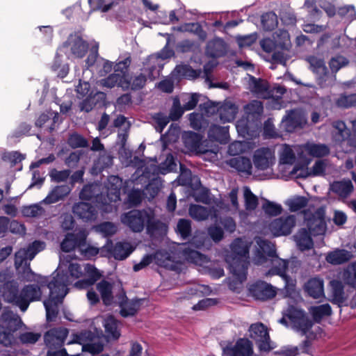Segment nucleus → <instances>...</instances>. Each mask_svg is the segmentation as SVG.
I'll list each match as a JSON object with an SVG mask.
<instances>
[{
  "label": "nucleus",
  "mask_w": 356,
  "mask_h": 356,
  "mask_svg": "<svg viewBox=\"0 0 356 356\" xmlns=\"http://www.w3.org/2000/svg\"><path fill=\"white\" fill-rule=\"evenodd\" d=\"M45 248L42 241H35L26 248H21L15 253V266L18 271L19 278L30 284L19 290V284L15 281L6 282L0 292L3 300L17 306L23 312H26L31 302L40 301L47 289L49 291L48 299L43 304L46 310L47 319L52 321L58 314V305L67 295L66 280L63 277L49 278L32 270L30 263L35 256Z\"/></svg>",
  "instance_id": "1"
},
{
  "label": "nucleus",
  "mask_w": 356,
  "mask_h": 356,
  "mask_svg": "<svg viewBox=\"0 0 356 356\" xmlns=\"http://www.w3.org/2000/svg\"><path fill=\"white\" fill-rule=\"evenodd\" d=\"M251 243L242 238L235 239L230 245L231 251L226 256L229 271L236 282L246 280L249 264V249Z\"/></svg>",
  "instance_id": "2"
},
{
  "label": "nucleus",
  "mask_w": 356,
  "mask_h": 356,
  "mask_svg": "<svg viewBox=\"0 0 356 356\" xmlns=\"http://www.w3.org/2000/svg\"><path fill=\"white\" fill-rule=\"evenodd\" d=\"M120 220L135 233L142 232L145 227L147 234H152L164 227V224L156 218L154 212L149 209L126 212L121 215Z\"/></svg>",
  "instance_id": "3"
},
{
  "label": "nucleus",
  "mask_w": 356,
  "mask_h": 356,
  "mask_svg": "<svg viewBox=\"0 0 356 356\" xmlns=\"http://www.w3.org/2000/svg\"><path fill=\"white\" fill-rule=\"evenodd\" d=\"M172 55L173 51L172 50L164 49L157 55L149 56L144 65L143 72L135 74L130 78L128 75H126V81L129 86L124 88V90L129 89L137 90L143 88L146 83L147 76L150 80L157 78L160 75V71L163 67L161 60L170 58Z\"/></svg>",
  "instance_id": "4"
},
{
  "label": "nucleus",
  "mask_w": 356,
  "mask_h": 356,
  "mask_svg": "<svg viewBox=\"0 0 356 356\" xmlns=\"http://www.w3.org/2000/svg\"><path fill=\"white\" fill-rule=\"evenodd\" d=\"M278 322L302 335L307 334L313 325L312 321L305 312L294 305H289L283 309L282 317Z\"/></svg>",
  "instance_id": "5"
},
{
  "label": "nucleus",
  "mask_w": 356,
  "mask_h": 356,
  "mask_svg": "<svg viewBox=\"0 0 356 356\" xmlns=\"http://www.w3.org/2000/svg\"><path fill=\"white\" fill-rule=\"evenodd\" d=\"M207 241H209V239L204 232H196L188 245V247L184 248L182 250V254L184 259L189 262L194 263L199 266H203L207 264L209 259L205 255L191 248V246H193L196 248L204 247Z\"/></svg>",
  "instance_id": "6"
},
{
  "label": "nucleus",
  "mask_w": 356,
  "mask_h": 356,
  "mask_svg": "<svg viewBox=\"0 0 356 356\" xmlns=\"http://www.w3.org/2000/svg\"><path fill=\"white\" fill-rule=\"evenodd\" d=\"M249 332L250 337L258 343L260 350L269 352L276 347L275 343L270 340L267 327L264 324H252Z\"/></svg>",
  "instance_id": "7"
},
{
  "label": "nucleus",
  "mask_w": 356,
  "mask_h": 356,
  "mask_svg": "<svg viewBox=\"0 0 356 356\" xmlns=\"http://www.w3.org/2000/svg\"><path fill=\"white\" fill-rule=\"evenodd\" d=\"M134 248L128 242H118L115 245L111 241L102 248V256L113 257L118 260H123L134 251Z\"/></svg>",
  "instance_id": "8"
},
{
  "label": "nucleus",
  "mask_w": 356,
  "mask_h": 356,
  "mask_svg": "<svg viewBox=\"0 0 356 356\" xmlns=\"http://www.w3.org/2000/svg\"><path fill=\"white\" fill-rule=\"evenodd\" d=\"M63 49L68 56L81 58L88 51V44L79 34L74 33L69 35L63 45Z\"/></svg>",
  "instance_id": "9"
},
{
  "label": "nucleus",
  "mask_w": 356,
  "mask_h": 356,
  "mask_svg": "<svg viewBox=\"0 0 356 356\" xmlns=\"http://www.w3.org/2000/svg\"><path fill=\"white\" fill-rule=\"evenodd\" d=\"M352 132L346 127L344 122L337 120L332 123L333 137L336 141L348 140L349 145L356 147V120H352Z\"/></svg>",
  "instance_id": "10"
},
{
  "label": "nucleus",
  "mask_w": 356,
  "mask_h": 356,
  "mask_svg": "<svg viewBox=\"0 0 356 356\" xmlns=\"http://www.w3.org/2000/svg\"><path fill=\"white\" fill-rule=\"evenodd\" d=\"M57 275L55 277H63L66 280L65 289L68 291L67 285L72 283L74 280L82 277L83 271L81 266L77 263H70L67 266L63 261L62 257L60 256V264L56 269Z\"/></svg>",
  "instance_id": "11"
},
{
  "label": "nucleus",
  "mask_w": 356,
  "mask_h": 356,
  "mask_svg": "<svg viewBox=\"0 0 356 356\" xmlns=\"http://www.w3.org/2000/svg\"><path fill=\"white\" fill-rule=\"evenodd\" d=\"M296 155L300 159H306V155L302 153L301 145H282L278 152L280 165H292L296 161Z\"/></svg>",
  "instance_id": "12"
},
{
  "label": "nucleus",
  "mask_w": 356,
  "mask_h": 356,
  "mask_svg": "<svg viewBox=\"0 0 356 356\" xmlns=\"http://www.w3.org/2000/svg\"><path fill=\"white\" fill-rule=\"evenodd\" d=\"M295 225V216L289 215L275 219L269 224L268 228L274 236H280L289 234Z\"/></svg>",
  "instance_id": "13"
},
{
  "label": "nucleus",
  "mask_w": 356,
  "mask_h": 356,
  "mask_svg": "<svg viewBox=\"0 0 356 356\" xmlns=\"http://www.w3.org/2000/svg\"><path fill=\"white\" fill-rule=\"evenodd\" d=\"M254 240L258 248L253 257L254 264L256 265H263L268 263L269 261L266 254L270 258L275 255L274 245L261 237H256Z\"/></svg>",
  "instance_id": "14"
},
{
  "label": "nucleus",
  "mask_w": 356,
  "mask_h": 356,
  "mask_svg": "<svg viewBox=\"0 0 356 356\" xmlns=\"http://www.w3.org/2000/svg\"><path fill=\"white\" fill-rule=\"evenodd\" d=\"M307 122L305 115L300 110L287 111L282 118L281 127L287 132H293L297 128L302 127Z\"/></svg>",
  "instance_id": "15"
},
{
  "label": "nucleus",
  "mask_w": 356,
  "mask_h": 356,
  "mask_svg": "<svg viewBox=\"0 0 356 356\" xmlns=\"http://www.w3.org/2000/svg\"><path fill=\"white\" fill-rule=\"evenodd\" d=\"M270 262L271 268L266 273V275H277L283 279L285 287H293L294 286L293 280L286 274L288 265L287 261L275 254L270 258Z\"/></svg>",
  "instance_id": "16"
},
{
  "label": "nucleus",
  "mask_w": 356,
  "mask_h": 356,
  "mask_svg": "<svg viewBox=\"0 0 356 356\" xmlns=\"http://www.w3.org/2000/svg\"><path fill=\"white\" fill-rule=\"evenodd\" d=\"M305 219L310 234L317 236L325 233L326 225L323 210L318 209L311 216L305 213Z\"/></svg>",
  "instance_id": "17"
},
{
  "label": "nucleus",
  "mask_w": 356,
  "mask_h": 356,
  "mask_svg": "<svg viewBox=\"0 0 356 356\" xmlns=\"http://www.w3.org/2000/svg\"><path fill=\"white\" fill-rule=\"evenodd\" d=\"M90 9L88 12H83L80 3H76L73 6V9L79 17L87 19L88 15L92 10H100L102 13H106L110 10L115 4V0H88Z\"/></svg>",
  "instance_id": "18"
},
{
  "label": "nucleus",
  "mask_w": 356,
  "mask_h": 356,
  "mask_svg": "<svg viewBox=\"0 0 356 356\" xmlns=\"http://www.w3.org/2000/svg\"><path fill=\"white\" fill-rule=\"evenodd\" d=\"M274 152L268 147H262L255 151L253 163L256 168L265 170L270 168L275 163Z\"/></svg>",
  "instance_id": "19"
},
{
  "label": "nucleus",
  "mask_w": 356,
  "mask_h": 356,
  "mask_svg": "<svg viewBox=\"0 0 356 356\" xmlns=\"http://www.w3.org/2000/svg\"><path fill=\"white\" fill-rule=\"evenodd\" d=\"M252 295L258 300H268L276 295L275 289L270 284L264 282H257L250 287Z\"/></svg>",
  "instance_id": "20"
},
{
  "label": "nucleus",
  "mask_w": 356,
  "mask_h": 356,
  "mask_svg": "<svg viewBox=\"0 0 356 356\" xmlns=\"http://www.w3.org/2000/svg\"><path fill=\"white\" fill-rule=\"evenodd\" d=\"M223 352L228 356H251L252 343L248 339H240L234 346L225 348Z\"/></svg>",
  "instance_id": "21"
},
{
  "label": "nucleus",
  "mask_w": 356,
  "mask_h": 356,
  "mask_svg": "<svg viewBox=\"0 0 356 356\" xmlns=\"http://www.w3.org/2000/svg\"><path fill=\"white\" fill-rule=\"evenodd\" d=\"M123 184L122 179L118 176H110L106 184V195L109 202L115 203L120 200V190Z\"/></svg>",
  "instance_id": "22"
},
{
  "label": "nucleus",
  "mask_w": 356,
  "mask_h": 356,
  "mask_svg": "<svg viewBox=\"0 0 356 356\" xmlns=\"http://www.w3.org/2000/svg\"><path fill=\"white\" fill-rule=\"evenodd\" d=\"M72 211L75 216L85 222L93 221L96 219L97 211L91 204L79 202L73 206Z\"/></svg>",
  "instance_id": "23"
},
{
  "label": "nucleus",
  "mask_w": 356,
  "mask_h": 356,
  "mask_svg": "<svg viewBox=\"0 0 356 356\" xmlns=\"http://www.w3.org/2000/svg\"><path fill=\"white\" fill-rule=\"evenodd\" d=\"M353 185L350 179H343L332 182L330 186V191L334 193L339 200L348 198L353 191Z\"/></svg>",
  "instance_id": "24"
},
{
  "label": "nucleus",
  "mask_w": 356,
  "mask_h": 356,
  "mask_svg": "<svg viewBox=\"0 0 356 356\" xmlns=\"http://www.w3.org/2000/svg\"><path fill=\"white\" fill-rule=\"evenodd\" d=\"M84 271L88 278L77 281L74 284V286L77 289H86L93 285L102 276V273L92 264H86Z\"/></svg>",
  "instance_id": "25"
},
{
  "label": "nucleus",
  "mask_w": 356,
  "mask_h": 356,
  "mask_svg": "<svg viewBox=\"0 0 356 356\" xmlns=\"http://www.w3.org/2000/svg\"><path fill=\"white\" fill-rule=\"evenodd\" d=\"M87 234L85 230H81L77 235L73 234H67L60 244V248L63 251L69 252L72 250L76 246L79 247L81 243L86 241Z\"/></svg>",
  "instance_id": "26"
},
{
  "label": "nucleus",
  "mask_w": 356,
  "mask_h": 356,
  "mask_svg": "<svg viewBox=\"0 0 356 356\" xmlns=\"http://www.w3.org/2000/svg\"><path fill=\"white\" fill-rule=\"evenodd\" d=\"M99 86L107 88H113L118 86L124 90V88H127L129 86L126 81V75L115 72L109 74L107 77L101 79L99 81Z\"/></svg>",
  "instance_id": "27"
},
{
  "label": "nucleus",
  "mask_w": 356,
  "mask_h": 356,
  "mask_svg": "<svg viewBox=\"0 0 356 356\" xmlns=\"http://www.w3.org/2000/svg\"><path fill=\"white\" fill-rule=\"evenodd\" d=\"M172 29L174 31L180 33H193L202 41H204L207 37V32L202 29L200 24L197 22L184 23L177 26H173Z\"/></svg>",
  "instance_id": "28"
},
{
  "label": "nucleus",
  "mask_w": 356,
  "mask_h": 356,
  "mask_svg": "<svg viewBox=\"0 0 356 356\" xmlns=\"http://www.w3.org/2000/svg\"><path fill=\"white\" fill-rule=\"evenodd\" d=\"M68 331L66 328H54L48 331L44 335V340L49 346H61L67 337Z\"/></svg>",
  "instance_id": "29"
},
{
  "label": "nucleus",
  "mask_w": 356,
  "mask_h": 356,
  "mask_svg": "<svg viewBox=\"0 0 356 356\" xmlns=\"http://www.w3.org/2000/svg\"><path fill=\"white\" fill-rule=\"evenodd\" d=\"M326 163L324 161L318 160L316 161L310 172L307 173L305 175L303 172L304 170L302 168L294 166L291 171L290 174L296 177H304L307 175L312 176H321L324 174L325 170Z\"/></svg>",
  "instance_id": "30"
},
{
  "label": "nucleus",
  "mask_w": 356,
  "mask_h": 356,
  "mask_svg": "<svg viewBox=\"0 0 356 356\" xmlns=\"http://www.w3.org/2000/svg\"><path fill=\"white\" fill-rule=\"evenodd\" d=\"M237 106L230 102H226L218 108V114L222 123L231 122L237 113Z\"/></svg>",
  "instance_id": "31"
},
{
  "label": "nucleus",
  "mask_w": 356,
  "mask_h": 356,
  "mask_svg": "<svg viewBox=\"0 0 356 356\" xmlns=\"http://www.w3.org/2000/svg\"><path fill=\"white\" fill-rule=\"evenodd\" d=\"M71 190V188L67 185L56 186L41 202L47 204L56 203L66 197L70 193Z\"/></svg>",
  "instance_id": "32"
},
{
  "label": "nucleus",
  "mask_w": 356,
  "mask_h": 356,
  "mask_svg": "<svg viewBox=\"0 0 356 356\" xmlns=\"http://www.w3.org/2000/svg\"><path fill=\"white\" fill-rule=\"evenodd\" d=\"M309 296L317 299L324 296L323 281L317 277L310 279L305 286Z\"/></svg>",
  "instance_id": "33"
},
{
  "label": "nucleus",
  "mask_w": 356,
  "mask_h": 356,
  "mask_svg": "<svg viewBox=\"0 0 356 356\" xmlns=\"http://www.w3.org/2000/svg\"><path fill=\"white\" fill-rule=\"evenodd\" d=\"M302 153L314 157H322L327 155L330 152L328 147L323 144H316L307 143L301 145Z\"/></svg>",
  "instance_id": "34"
},
{
  "label": "nucleus",
  "mask_w": 356,
  "mask_h": 356,
  "mask_svg": "<svg viewBox=\"0 0 356 356\" xmlns=\"http://www.w3.org/2000/svg\"><path fill=\"white\" fill-rule=\"evenodd\" d=\"M250 90L258 97L266 99L270 95L268 83L264 80L257 79L252 77L250 83Z\"/></svg>",
  "instance_id": "35"
},
{
  "label": "nucleus",
  "mask_w": 356,
  "mask_h": 356,
  "mask_svg": "<svg viewBox=\"0 0 356 356\" xmlns=\"http://www.w3.org/2000/svg\"><path fill=\"white\" fill-rule=\"evenodd\" d=\"M353 257L350 252L346 250H335L329 252L326 256V261L332 264H341L349 261Z\"/></svg>",
  "instance_id": "36"
},
{
  "label": "nucleus",
  "mask_w": 356,
  "mask_h": 356,
  "mask_svg": "<svg viewBox=\"0 0 356 356\" xmlns=\"http://www.w3.org/2000/svg\"><path fill=\"white\" fill-rule=\"evenodd\" d=\"M213 210V208H207L197 204H191L189 207L188 212L193 219L197 221H202L212 216Z\"/></svg>",
  "instance_id": "37"
},
{
  "label": "nucleus",
  "mask_w": 356,
  "mask_h": 356,
  "mask_svg": "<svg viewBox=\"0 0 356 356\" xmlns=\"http://www.w3.org/2000/svg\"><path fill=\"white\" fill-rule=\"evenodd\" d=\"M311 235L305 229H302L294 236L296 245L300 250H310L313 248L314 243Z\"/></svg>",
  "instance_id": "38"
},
{
  "label": "nucleus",
  "mask_w": 356,
  "mask_h": 356,
  "mask_svg": "<svg viewBox=\"0 0 356 356\" xmlns=\"http://www.w3.org/2000/svg\"><path fill=\"white\" fill-rule=\"evenodd\" d=\"M101 186L98 184H91L86 185L80 192L79 197L81 200H90L93 197L97 198V201L102 200L99 196ZM101 195H102L101 194Z\"/></svg>",
  "instance_id": "39"
},
{
  "label": "nucleus",
  "mask_w": 356,
  "mask_h": 356,
  "mask_svg": "<svg viewBox=\"0 0 356 356\" xmlns=\"http://www.w3.org/2000/svg\"><path fill=\"white\" fill-rule=\"evenodd\" d=\"M209 137L220 143H226L228 138V127L211 126L208 133Z\"/></svg>",
  "instance_id": "40"
},
{
  "label": "nucleus",
  "mask_w": 356,
  "mask_h": 356,
  "mask_svg": "<svg viewBox=\"0 0 356 356\" xmlns=\"http://www.w3.org/2000/svg\"><path fill=\"white\" fill-rule=\"evenodd\" d=\"M97 288L101 294L104 303L106 305H111L113 302L112 284L106 280H102L97 284Z\"/></svg>",
  "instance_id": "41"
},
{
  "label": "nucleus",
  "mask_w": 356,
  "mask_h": 356,
  "mask_svg": "<svg viewBox=\"0 0 356 356\" xmlns=\"http://www.w3.org/2000/svg\"><path fill=\"white\" fill-rule=\"evenodd\" d=\"M225 51V43L220 38H216L207 44V53L211 57H219L224 54Z\"/></svg>",
  "instance_id": "42"
},
{
  "label": "nucleus",
  "mask_w": 356,
  "mask_h": 356,
  "mask_svg": "<svg viewBox=\"0 0 356 356\" xmlns=\"http://www.w3.org/2000/svg\"><path fill=\"white\" fill-rule=\"evenodd\" d=\"M230 165L238 171L244 172L247 175L251 174L252 163L250 159L240 156L230 160Z\"/></svg>",
  "instance_id": "43"
},
{
  "label": "nucleus",
  "mask_w": 356,
  "mask_h": 356,
  "mask_svg": "<svg viewBox=\"0 0 356 356\" xmlns=\"http://www.w3.org/2000/svg\"><path fill=\"white\" fill-rule=\"evenodd\" d=\"M104 326L108 337L113 339L119 338L120 334L118 330V321L113 316H108L104 318Z\"/></svg>",
  "instance_id": "44"
},
{
  "label": "nucleus",
  "mask_w": 356,
  "mask_h": 356,
  "mask_svg": "<svg viewBox=\"0 0 356 356\" xmlns=\"http://www.w3.org/2000/svg\"><path fill=\"white\" fill-rule=\"evenodd\" d=\"M140 306V300H131L120 303V314L124 317L134 316L139 309Z\"/></svg>",
  "instance_id": "45"
},
{
  "label": "nucleus",
  "mask_w": 356,
  "mask_h": 356,
  "mask_svg": "<svg viewBox=\"0 0 356 356\" xmlns=\"http://www.w3.org/2000/svg\"><path fill=\"white\" fill-rule=\"evenodd\" d=\"M307 60L310 65L311 70L314 73L320 76H323L327 74V69L323 59L316 56H310L307 58Z\"/></svg>",
  "instance_id": "46"
},
{
  "label": "nucleus",
  "mask_w": 356,
  "mask_h": 356,
  "mask_svg": "<svg viewBox=\"0 0 356 356\" xmlns=\"http://www.w3.org/2000/svg\"><path fill=\"white\" fill-rule=\"evenodd\" d=\"M250 149V143L247 141H234L228 147L230 155H238L248 151Z\"/></svg>",
  "instance_id": "47"
},
{
  "label": "nucleus",
  "mask_w": 356,
  "mask_h": 356,
  "mask_svg": "<svg viewBox=\"0 0 356 356\" xmlns=\"http://www.w3.org/2000/svg\"><path fill=\"white\" fill-rule=\"evenodd\" d=\"M310 312L312 314L314 318L318 321L323 316H330L332 313L331 307L329 304H324L319 306L312 307Z\"/></svg>",
  "instance_id": "48"
},
{
  "label": "nucleus",
  "mask_w": 356,
  "mask_h": 356,
  "mask_svg": "<svg viewBox=\"0 0 356 356\" xmlns=\"http://www.w3.org/2000/svg\"><path fill=\"white\" fill-rule=\"evenodd\" d=\"M263 105L260 101L254 100L245 106V113L248 117L252 116L253 118H257L263 113Z\"/></svg>",
  "instance_id": "49"
},
{
  "label": "nucleus",
  "mask_w": 356,
  "mask_h": 356,
  "mask_svg": "<svg viewBox=\"0 0 356 356\" xmlns=\"http://www.w3.org/2000/svg\"><path fill=\"white\" fill-rule=\"evenodd\" d=\"M261 24L263 28L266 31H270L275 29L277 24V17L275 13L268 12L261 16Z\"/></svg>",
  "instance_id": "50"
},
{
  "label": "nucleus",
  "mask_w": 356,
  "mask_h": 356,
  "mask_svg": "<svg viewBox=\"0 0 356 356\" xmlns=\"http://www.w3.org/2000/svg\"><path fill=\"white\" fill-rule=\"evenodd\" d=\"M343 280L349 285L356 286V262L350 264L343 273Z\"/></svg>",
  "instance_id": "51"
},
{
  "label": "nucleus",
  "mask_w": 356,
  "mask_h": 356,
  "mask_svg": "<svg viewBox=\"0 0 356 356\" xmlns=\"http://www.w3.org/2000/svg\"><path fill=\"white\" fill-rule=\"evenodd\" d=\"M245 209L248 211L254 210L258 205V198L248 187L243 189Z\"/></svg>",
  "instance_id": "52"
},
{
  "label": "nucleus",
  "mask_w": 356,
  "mask_h": 356,
  "mask_svg": "<svg viewBox=\"0 0 356 356\" xmlns=\"http://www.w3.org/2000/svg\"><path fill=\"white\" fill-rule=\"evenodd\" d=\"M338 107L349 108L356 105V94L341 95L335 101Z\"/></svg>",
  "instance_id": "53"
},
{
  "label": "nucleus",
  "mask_w": 356,
  "mask_h": 356,
  "mask_svg": "<svg viewBox=\"0 0 356 356\" xmlns=\"http://www.w3.org/2000/svg\"><path fill=\"white\" fill-rule=\"evenodd\" d=\"M176 231L183 239H186L191 233V220L180 219L177 222Z\"/></svg>",
  "instance_id": "54"
},
{
  "label": "nucleus",
  "mask_w": 356,
  "mask_h": 356,
  "mask_svg": "<svg viewBox=\"0 0 356 356\" xmlns=\"http://www.w3.org/2000/svg\"><path fill=\"white\" fill-rule=\"evenodd\" d=\"M97 232L101 233L104 236H109L117 232V226L111 222H104L95 227Z\"/></svg>",
  "instance_id": "55"
},
{
  "label": "nucleus",
  "mask_w": 356,
  "mask_h": 356,
  "mask_svg": "<svg viewBox=\"0 0 356 356\" xmlns=\"http://www.w3.org/2000/svg\"><path fill=\"white\" fill-rule=\"evenodd\" d=\"M291 211H297L306 207L307 199L305 197L297 196L289 199L286 202Z\"/></svg>",
  "instance_id": "56"
},
{
  "label": "nucleus",
  "mask_w": 356,
  "mask_h": 356,
  "mask_svg": "<svg viewBox=\"0 0 356 356\" xmlns=\"http://www.w3.org/2000/svg\"><path fill=\"white\" fill-rule=\"evenodd\" d=\"M40 204H35L29 206L24 207L22 213L26 217H38L44 214V210Z\"/></svg>",
  "instance_id": "57"
},
{
  "label": "nucleus",
  "mask_w": 356,
  "mask_h": 356,
  "mask_svg": "<svg viewBox=\"0 0 356 356\" xmlns=\"http://www.w3.org/2000/svg\"><path fill=\"white\" fill-rule=\"evenodd\" d=\"M79 251L81 254L86 259H91L100 253L102 254V248L92 245H86L85 241L79 244Z\"/></svg>",
  "instance_id": "58"
},
{
  "label": "nucleus",
  "mask_w": 356,
  "mask_h": 356,
  "mask_svg": "<svg viewBox=\"0 0 356 356\" xmlns=\"http://www.w3.org/2000/svg\"><path fill=\"white\" fill-rule=\"evenodd\" d=\"M52 118V122L56 124L58 122V113L53 111H48L47 113H42L40 115L38 119L35 122L37 127H41L44 124L49 120Z\"/></svg>",
  "instance_id": "59"
},
{
  "label": "nucleus",
  "mask_w": 356,
  "mask_h": 356,
  "mask_svg": "<svg viewBox=\"0 0 356 356\" xmlns=\"http://www.w3.org/2000/svg\"><path fill=\"white\" fill-rule=\"evenodd\" d=\"M262 209L264 212L271 216H276L282 213V208L280 204L266 200L263 204Z\"/></svg>",
  "instance_id": "60"
},
{
  "label": "nucleus",
  "mask_w": 356,
  "mask_h": 356,
  "mask_svg": "<svg viewBox=\"0 0 356 356\" xmlns=\"http://www.w3.org/2000/svg\"><path fill=\"white\" fill-rule=\"evenodd\" d=\"M175 70L179 76L188 79H193L197 76V72L187 65H178Z\"/></svg>",
  "instance_id": "61"
},
{
  "label": "nucleus",
  "mask_w": 356,
  "mask_h": 356,
  "mask_svg": "<svg viewBox=\"0 0 356 356\" xmlns=\"http://www.w3.org/2000/svg\"><path fill=\"white\" fill-rule=\"evenodd\" d=\"M68 144L73 148L85 147L88 145V141L78 134H72L68 138Z\"/></svg>",
  "instance_id": "62"
},
{
  "label": "nucleus",
  "mask_w": 356,
  "mask_h": 356,
  "mask_svg": "<svg viewBox=\"0 0 356 356\" xmlns=\"http://www.w3.org/2000/svg\"><path fill=\"white\" fill-rule=\"evenodd\" d=\"M71 174L70 170H57L54 169L49 172L51 179L56 182H62L66 181Z\"/></svg>",
  "instance_id": "63"
},
{
  "label": "nucleus",
  "mask_w": 356,
  "mask_h": 356,
  "mask_svg": "<svg viewBox=\"0 0 356 356\" xmlns=\"http://www.w3.org/2000/svg\"><path fill=\"white\" fill-rule=\"evenodd\" d=\"M348 64V60L346 58L342 56H337L332 58L330 62V67L333 72H337L341 67L346 66Z\"/></svg>",
  "instance_id": "64"
}]
</instances>
